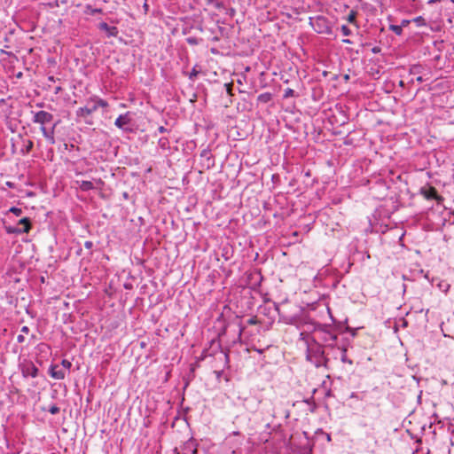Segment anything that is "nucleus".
<instances>
[{
    "label": "nucleus",
    "mask_w": 454,
    "mask_h": 454,
    "mask_svg": "<svg viewBox=\"0 0 454 454\" xmlns=\"http://www.w3.org/2000/svg\"><path fill=\"white\" fill-rule=\"evenodd\" d=\"M327 351L332 352L330 349H327ZM340 356V353H331L330 357L332 360H337Z\"/></svg>",
    "instance_id": "40"
},
{
    "label": "nucleus",
    "mask_w": 454,
    "mask_h": 454,
    "mask_svg": "<svg viewBox=\"0 0 454 454\" xmlns=\"http://www.w3.org/2000/svg\"><path fill=\"white\" fill-rule=\"evenodd\" d=\"M200 157L205 158L207 160H209L211 159V154H210L209 150H207V149L202 150L200 153Z\"/></svg>",
    "instance_id": "32"
},
{
    "label": "nucleus",
    "mask_w": 454,
    "mask_h": 454,
    "mask_svg": "<svg viewBox=\"0 0 454 454\" xmlns=\"http://www.w3.org/2000/svg\"><path fill=\"white\" fill-rule=\"evenodd\" d=\"M271 99H272V95L270 92L262 93L257 98V100L262 103H268Z\"/></svg>",
    "instance_id": "20"
},
{
    "label": "nucleus",
    "mask_w": 454,
    "mask_h": 454,
    "mask_svg": "<svg viewBox=\"0 0 454 454\" xmlns=\"http://www.w3.org/2000/svg\"><path fill=\"white\" fill-rule=\"evenodd\" d=\"M437 286L442 292L446 294L449 291L450 285L446 281L441 280L437 284Z\"/></svg>",
    "instance_id": "22"
},
{
    "label": "nucleus",
    "mask_w": 454,
    "mask_h": 454,
    "mask_svg": "<svg viewBox=\"0 0 454 454\" xmlns=\"http://www.w3.org/2000/svg\"><path fill=\"white\" fill-rule=\"evenodd\" d=\"M356 16H357V12L351 10L347 17V20L351 24L356 25Z\"/></svg>",
    "instance_id": "23"
},
{
    "label": "nucleus",
    "mask_w": 454,
    "mask_h": 454,
    "mask_svg": "<svg viewBox=\"0 0 454 454\" xmlns=\"http://www.w3.org/2000/svg\"><path fill=\"white\" fill-rule=\"evenodd\" d=\"M49 374L55 380H63L66 377V372L59 369L58 364H51Z\"/></svg>",
    "instance_id": "13"
},
{
    "label": "nucleus",
    "mask_w": 454,
    "mask_h": 454,
    "mask_svg": "<svg viewBox=\"0 0 454 454\" xmlns=\"http://www.w3.org/2000/svg\"><path fill=\"white\" fill-rule=\"evenodd\" d=\"M84 247H85V248H87V249H89V250H91V249H92V247H93V242H92V241H90V240H87V241H85V243H84Z\"/></svg>",
    "instance_id": "39"
},
{
    "label": "nucleus",
    "mask_w": 454,
    "mask_h": 454,
    "mask_svg": "<svg viewBox=\"0 0 454 454\" xmlns=\"http://www.w3.org/2000/svg\"><path fill=\"white\" fill-rule=\"evenodd\" d=\"M197 443L193 439H190L186 442H184L182 451L177 452V454H197Z\"/></svg>",
    "instance_id": "12"
},
{
    "label": "nucleus",
    "mask_w": 454,
    "mask_h": 454,
    "mask_svg": "<svg viewBox=\"0 0 454 454\" xmlns=\"http://www.w3.org/2000/svg\"><path fill=\"white\" fill-rule=\"evenodd\" d=\"M389 29L397 35H401L403 34V28L400 25H390Z\"/></svg>",
    "instance_id": "24"
},
{
    "label": "nucleus",
    "mask_w": 454,
    "mask_h": 454,
    "mask_svg": "<svg viewBox=\"0 0 454 454\" xmlns=\"http://www.w3.org/2000/svg\"><path fill=\"white\" fill-rule=\"evenodd\" d=\"M226 333V326H224L222 331L219 333L218 337H221L222 335L225 334Z\"/></svg>",
    "instance_id": "48"
},
{
    "label": "nucleus",
    "mask_w": 454,
    "mask_h": 454,
    "mask_svg": "<svg viewBox=\"0 0 454 454\" xmlns=\"http://www.w3.org/2000/svg\"><path fill=\"white\" fill-rule=\"evenodd\" d=\"M33 146H34V143L32 140H25L24 141V145L22 146V148L20 149V153L22 155H26V154H28L31 150L33 149Z\"/></svg>",
    "instance_id": "18"
},
{
    "label": "nucleus",
    "mask_w": 454,
    "mask_h": 454,
    "mask_svg": "<svg viewBox=\"0 0 454 454\" xmlns=\"http://www.w3.org/2000/svg\"><path fill=\"white\" fill-rule=\"evenodd\" d=\"M416 442L418 443V446L411 454H429L430 453L429 449H427L426 451H424L423 448L419 447V445L421 444L420 439L417 440Z\"/></svg>",
    "instance_id": "21"
},
{
    "label": "nucleus",
    "mask_w": 454,
    "mask_h": 454,
    "mask_svg": "<svg viewBox=\"0 0 454 454\" xmlns=\"http://www.w3.org/2000/svg\"><path fill=\"white\" fill-rule=\"evenodd\" d=\"M409 23H410V20H402V22H401V25H400V26H402V28H403V27L408 26V25H409Z\"/></svg>",
    "instance_id": "45"
},
{
    "label": "nucleus",
    "mask_w": 454,
    "mask_h": 454,
    "mask_svg": "<svg viewBox=\"0 0 454 454\" xmlns=\"http://www.w3.org/2000/svg\"><path fill=\"white\" fill-rule=\"evenodd\" d=\"M417 81L419 82H423V78L421 76L417 77Z\"/></svg>",
    "instance_id": "51"
},
{
    "label": "nucleus",
    "mask_w": 454,
    "mask_h": 454,
    "mask_svg": "<svg viewBox=\"0 0 454 454\" xmlns=\"http://www.w3.org/2000/svg\"><path fill=\"white\" fill-rule=\"evenodd\" d=\"M413 21L418 25V26H425L426 25V20L425 19L422 17V16H418L416 17Z\"/></svg>",
    "instance_id": "29"
},
{
    "label": "nucleus",
    "mask_w": 454,
    "mask_h": 454,
    "mask_svg": "<svg viewBox=\"0 0 454 454\" xmlns=\"http://www.w3.org/2000/svg\"><path fill=\"white\" fill-rule=\"evenodd\" d=\"M420 194L427 200H434L437 204H442L444 200L443 197L439 195L437 190L433 186L422 187Z\"/></svg>",
    "instance_id": "10"
},
{
    "label": "nucleus",
    "mask_w": 454,
    "mask_h": 454,
    "mask_svg": "<svg viewBox=\"0 0 454 454\" xmlns=\"http://www.w3.org/2000/svg\"><path fill=\"white\" fill-rule=\"evenodd\" d=\"M248 278L252 281L253 288L259 286L262 280V276L260 271L251 273Z\"/></svg>",
    "instance_id": "16"
},
{
    "label": "nucleus",
    "mask_w": 454,
    "mask_h": 454,
    "mask_svg": "<svg viewBox=\"0 0 454 454\" xmlns=\"http://www.w3.org/2000/svg\"><path fill=\"white\" fill-rule=\"evenodd\" d=\"M60 90H61V88H60V87H58V88L56 89V93H58Z\"/></svg>",
    "instance_id": "56"
},
{
    "label": "nucleus",
    "mask_w": 454,
    "mask_h": 454,
    "mask_svg": "<svg viewBox=\"0 0 454 454\" xmlns=\"http://www.w3.org/2000/svg\"><path fill=\"white\" fill-rule=\"evenodd\" d=\"M132 113L131 112H126L123 114H120L117 119L114 121V125L125 131V132H132L133 127H132Z\"/></svg>",
    "instance_id": "7"
},
{
    "label": "nucleus",
    "mask_w": 454,
    "mask_h": 454,
    "mask_svg": "<svg viewBox=\"0 0 454 454\" xmlns=\"http://www.w3.org/2000/svg\"><path fill=\"white\" fill-rule=\"evenodd\" d=\"M350 346V341L348 339H343L340 343L336 346L334 348H333L331 351L332 353H340V359L343 364H348L349 365H353L354 362L352 359H350L347 353L348 348Z\"/></svg>",
    "instance_id": "6"
},
{
    "label": "nucleus",
    "mask_w": 454,
    "mask_h": 454,
    "mask_svg": "<svg viewBox=\"0 0 454 454\" xmlns=\"http://www.w3.org/2000/svg\"><path fill=\"white\" fill-rule=\"evenodd\" d=\"M32 121L34 123L40 124V130L43 137L50 145H54L56 143L55 129L60 121H55L51 127H47L46 125L53 121V115L51 113L41 110L38 112H32Z\"/></svg>",
    "instance_id": "3"
},
{
    "label": "nucleus",
    "mask_w": 454,
    "mask_h": 454,
    "mask_svg": "<svg viewBox=\"0 0 454 454\" xmlns=\"http://www.w3.org/2000/svg\"><path fill=\"white\" fill-rule=\"evenodd\" d=\"M258 324H260V321L258 320L256 316H253L247 320V325H254Z\"/></svg>",
    "instance_id": "33"
},
{
    "label": "nucleus",
    "mask_w": 454,
    "mask_h": 454,
    "mask_svg": "<svg viewBox=\"0 0 454 454\" xmlns=\"http://www.w3.org/2000/svg\"><path fill=\"white\" fill-rule=\"evenodd\" d=\"M309 25L317 34H325L328 35L333 34L332 23L325 16L318 15L316 17H310Z\"/></svg>",
    "instance_id": "5"
},
{
    "label": "nucleus",
    "mask_w": 454,
    "mask_h": 454,
    "mask_svg": "<svg viewBox=\"0 0 454 454\" xmlns=\"http://www.w3.org/2000/svg\"><path fill=\"white\" fill-rule=\"evenodd\" d=\"M9 212L12 213L16 216H20L23 213V210L21 208H20V207H12L9 209Z\"/></svg>",
    "instance_id": "27"
},
{
    "label": "nucleus",
    "mask_w": 454,
    "mask_h": 454,
    "mask_svg": "<svg viewBox=\"0 0 454 454\" xmlns=\"http://www.w3.org/2000/svg\"><path fill=\"white\" fill-rule=\"evenodd\" d=\"M214 5L216 9L223 8V3L217 0L215 2Z\"/></svg>",
    "instance_id": "41"
},
{
    "label": "nucleus",
    "mask_w": 454,
    "mask_h": 454,
    "mask_svg": "<svg viewBox=\"0 0 454 454\" xmlns=\"http://www.w3.org/2000/svg\"><path fill=\"white\" fill-rule=\"evenodd\" d=\"M96 111H97V106L94 105V103L90 102V98L87 102V105L84 107H80L77 110L76 114L79 117H87Z\"/></svg>",
    "instance_id": "11"
},
{
    "label": "nucleus",
    "mask_w": 454,
    "mask_h": 454,
    "mask_svg": "<svg viewBox=\"0 0 454 454\" xmlns=\"http://www.w3.org/2000/svg\"><path fill=\"white\" fill-rule=\"evenodd\" d=\"M233 323L238 327V339L240 340L246 327L242 325L241 319L239 316H236L235 321Z\"/></svg>",
    "instance_id": "19"
},
{
    "label": "nucleus",
    "mask_w": 454,
    "mask_h": 454,
    "mask_svg": "<svg viewBox=\"0 0 454 454\" xmlns=\"http://www.w3.org/2000/svg\"><path fill=\"white\" fill-rule=\"evenodd\" d=\"M143 8H144V10H145V13H147V12H148V11H149V5H148V4H147V1H146V0L144 2Z\"/></svg>",
    "instance_id": "43"
},
{
    "label": "nucleus",
    "mask_w": 454,
    "mask_h": 454,
    "mask_svg": "<svg viewBox=\"0 0 454 454\" xmlns=\"http://www.w3.org/2000/svg\"><path fill=\"white\" fill-rule=\"evenodd\" d=\"M158 131H159L160 133H165V132H168V130L165 127H163V126H160V127L158 128Z\"/></svg>",
    "instance_id": "46"
},
{
    "label": "nucleus",
    "mask_w": 454,
    "mask_h": 454,
    "mask_svg": "<svg viewBox=\"0 0 454 454\" xmlns=\"http://www.w3.org/2000/svg\"><path fill=\"white\" fill-rule=\"evenodd\" d=\"M75 184L79 186V188L82 192H88V191L93 190L95 188L93 183L90 181L76 180Z\"/></svg>",
    "instance_id": "15"
},
{
    "label": "nucleus",
    "mask_w": 454,
    "mask_h": 454,
    "mask_svg": "<svg viewBox=\"0 0 454 454\" xmlns=\"http://www.w3.org/2000/svg\"><path fill=\"white\" fill-rule=\"evenodd\" d=\"M19 224L22 225L21 228L16 227H6V232L10 234H21V233H28L31 229V221L28 217H24L19 221Z\"/></svg>",
    "instance_id": "8"
},
{
    "label": "nucleus",
    "mask_w": 454,
    "mask_h": 454,
    "mask_svg": "<svg viewBox=\"0 0 454 454\" xmlns=\"http://www.w3.org/2000/svg\"><path fill=\"white\" fill-rule=\"evenodd\" d=\"M17 341H18L19 343H23V342L25 341V337H24V335H23V334H19V335L17 336Z\"/></svg>",
    "instance_id": "42"
},
{
    "label": "nucleus",
    "mask_w": 454,
    "mask_h": 454,
    "mask_svg": "<svg viewBox=\"0 0 454 454\" xmlns=\"http://www.w3.org/2000/svg\"><path fill=\"white\" fill-rule=\"evenodd\" d=\"M372 51L373 53H378V52L380 51V47H374V48H372Z\"/></svg>",
    "instance_id": "49"
},
{
    "label": "nucleus",
    "mask_w": 454,
    "mask_h": 454,
    "mask_svg": "<svg viewBox=\"0 0 454 454\" xmlns=\"http://www.w3.org/2000/svg\"><path fill=\"white\" fill-rule=\"evenodd\" d=\"M216 0H207L208 3H212V4H215Z\"/></svg>",
    "instance_id": "54"
},
{
    "label": "nucleus",
    "mask_w": 454,
    "mask_h": 454,
    "mask_svg": "<svg viewBox=\"0 0 454 454\" xmlns=\"http://www.w3.org/2000/svg\"><path fill=\"white\" fill-rule=\"evenodd\" d=\"M451 214L454 215V210L451 212Z\"/></svg>",
    "instance_id": "58"
},
{
    "label": "nucleus",
    "mask_w": 454,
    "mask_h": 454,
    "mask_svg": "<svg viewBox=\"0 0 454 454\" xmlns=\"http://www.w3.org/2000/svg\"><path fill=\"white\" fill-rule=\"evenodd\" d=\"M215 373L216 374V378L217 379H220V377L223 375V371L221 370V371H215Z\"/></svg>",
    "instance_id": "47"
},
{
    "label": "nucleus",
    "mask_w": 454,
    "mask_h": 454,
    "mask_svg": "<svg viewBox=\"0 0 454 454\" xmlns=\"http://www.w3.org/2000/svg\"><path fill=\"white\" fill-rule=\"evenodd\" d=\"M20 366L23 377L27 378L30 376L35 378L38 376L39 370L32 361L25 360Z\"/></svg>",
    "instance_id": "9"
},
{
    "label": "nucleus",
    "mask_w": 454,
    "mask_h": 454,
    "mask_svg": "<svg viewBox=\"0 0 454 454\" xmlns=\"http://www.w3.org/2000/svg\"><path fill=\"white\" fill-rule=\"evenodd\" d=\"M61 365L65 368V369H67V370H70L71 367H72V363L67 359H63L61 361Z\"/></svg>",
    "instance_id": "35"
},
{
    "label": "nucleus",
    "mask_w": 454,
    "mask_h": 454,
    "mask_svg": "<svg viewBox=\"0 0 454 454\" xmlns=\"http://www.w3.org/2000/svg\"><path fill=\"white\" fill-rule=\"evenodd\" d=\"M186 42L190 45H197L199 43L198 38L192 36L186 38Z\"/></svg>",
    "instance_id": "34"
},
{
    "label": "nucleus",
    "mask_w": 454,
    "mask_h": 454,
    "mask_svg": "<svg viewBox=\"0 0 454 454\" xmlns=\"http://www.w3.org/2000/svg\"><path fill=\"white\" fill-rule=\"evenodd\" d=\"M216 355L223 356V359H224V366H229V363H230L229 349L223 350L220 340L217 339H213L209 342L208 348H204L200 359L204 360L208 356H215Z\"/></svg>",
    "instance_id": "4"
},
{
    "label": "nucleus",
    "mask_w": 454,
    "mask_h": 454,
    "mask_svg": "<svg viewBox=\"0 0 454 454\" xmlns=\"http://www.w3.org/2000/svg\"><path fill=\"white\" fill-rule=\"evenodd\" d=\"M21 333L27 334L29 333V328L27 325L21 327Z\"/></svg>",
    "instance_id": "44"
},
{
    "label": "nucleus",
    "mask_w": 454,
    "mask_h": 454,
    "mask_svg": "<svg viewBox=\"0 0 454 454\" xmlns=\"http://www.w3.org/2000/svg\"><path fill=\"white\" fill-rule=\"evenodd\" d=\"M90 102L94 103V105L97 106V109L98 107L105 108V107L108 106V103L105 99H102V98H98V96L91 97Z\"/></svg>",
    "instance_id": "17"
},
{
    "label": "nucleus",
    "mask_w": 454,
    "mask_h": 454,
    "mask_svg": "<svg viewBox=\"0 0 454 454\" xmlns=\"http://www.w3.org/2000/svg\"><path fill=\"white\" fill-rule=\"evenodd\" d=\"M168 144V138H165V137L160 138L159 145L161 148H166Z\"/></svg>",
    "instance_id": "37"
},
{
    "label": "nucleus",
    "mask_w": 454,
    "mask_h": 454,
    "mask_svg": "<svg viewBox=\"0 0 454 454\" xmlns=\"http://www.w3.org/2000/svg\"><path fill=\"white\" fill-rule=\"evenodd\" d=\"M96 183L98 184H103V182L101 179H98L96 180Z\"/></svg>",
    "instance_id": "52"
},
{
    "label": "nucleus",
    "mask_w": 454,
    "mask_h": 454,
    "mask_svg": "<svg viewBox=\"0 0 454 454\" xmlns=\"http://www.w3.org/2000/svg\"><path fill=\"white\" fill-rule=\"evenodd\" d=\"M357 328H351L349 326H346L344 330H342V333H348L351 337H356V333H357Z\"/></svg>",
    "instance_id": "25"
},
{
    "label": "nucleus",
    "mask_w": 454,
    "mask_h": 454,
    "mask_svg": "<svg viewBox=\"0 0 454 454\" xmlns=\"http://www.w3.org/2000/svg\"><path fill=\"white\" fill-rule=\"evenodd\" d=\"M440 0H430L428 3H433V2H439Z\"/></svg>",
    "instance_id": "55"
},
{
    "label": "nucleus",
    "mask_w": 454,
    "mask_h": 454,
    "mask_svg": "<svg viewBox=\"0 0 454 454\" xmlns=\"http://www.w3.org/2000/svg\"><path fill=\"white\" fill-rule=\"evenodd\" d=\"M48 79H49L50 81H51V82H54V77H53V76H50Z\"/></svg>",
    "instance_id": "53"
},
{
    "label": "nucleus",
    "mask_w": 454,
    "mask_h": 454,
    "mask_svg": "<svg viewBox=\"0 0 454 454\" xmlns=\"http://www.w3.org/2000/svg\"><path fill=\"white\" fill-rule=\"evenodd\" d=\"M199 73H200V71L197 70V66L193 67V68L192 69V71L189 74V79L191 81H195V79L198 76Z\"/></svg>",
    "instance_id": "26"
},
{
    "label": "nucleus",
    "mask_w": 454,
    "mask_h": 454,
    "mask_svg": "<svg viewBox=\"0 0 454 454\" xmlns=\"http://www.w3.org/2000/svg\"><path fill=\"white\" fill-rule=\"evenodd\" d=\"M303 325L307 331H309L312 333V336L310 337L312 340H316L317 342L326 347L330 350L340 343L338 341V336L342 333L340 326L321 324L311 319L305 320Z\"/></svg>",
    "instance_id": "1"
},
{
    "label": "nucleus",
    "mask_w": 454,
    "mask_h": 454,
    "mask_svg": "<svg viewBox=\"0 0 454 454\" xmlns=\"http://www.w3.org/2000/svg\"><path fill=\"white\" fill-rule=\"evenodd\" d=\"M49 412L52 415L58 414L59 412V408L56 404H52L49 408Z\"/></svg>",
    "instance_id": "31"
},
{
    "label": "nucleus",
    "mask_w": 454,
    "mask_h": 454,
    "mask_svg": "<svg viewBox=\"0 0 454 454\" xmlns=\"http://www.w3.org/2000/svg\"><path fill=\"white\" fill-rule=\"evenodd\" d=\"M316 433H317V434H325V438H326V440H327V442H331V441H332L331 434H327V433H325L322 429H318Z\"/></svg>",
    "instance_id": "38"
},
{
    "label": "nucleus",
    "mask_w": 454,
    "mask_h": 454,
    "mask_svg": "<svg viewBox=\"0 0 454 454\" xmlns=\"http://www.w3.org/2000/svg\"><path fill=\"white\" fill-rule=\"evenodd\" d=\"M306 360L313 364L317 368H330L331 352L327 351V348L319 344L316 340L308 338L306 340Z\"/></svg>",
    "instance_id": "2"
},
{
    "label": "nucleus",
    "mask_w": 454,
    "mask_h": 454,
    "mask_svg": "<svg viewBox=\"0 0 454 454\" xmlns=\"http://www.w3.org/2000/svg\"><path fill=\"white\" fill-rule=\"evenodd\" d=\"M342 43H352V42L349 39H343Z\"/></svg>",
    "instance_id": "50"
},
{
    "label": "nucleus",
    "mask_w": 454,
    "mask_h": 454,
    "mask_svg": "<svg viewBox=\"0 0 454 454\" xmlns=\"http://www.w3.org/2000/svg\"><path fill=\"white\" fill-rule=\"evenodd\" d=\"M294 96V90L293 89L287 88L285 90L284 98H288Z\"/></svg>",
    "instance_id": "30"
},
{
    "label": "nucleus",
    "mask_w": 454,
    "mask_h": 454,
    "mask_svg": "<svg viewBox=\"0 0 454 454\" xmlns=\"http://www.w3.org/2000/svg\"><path fill=\"white\" fill-rule=\"evenodd\" d=\"M224 87L226 89V92L229 94V95H232V87H233V83L232 82H227L224 84Z\"/></svg>",
    "instance_id": "36"
},
{
    "label": "nucleus",
    "mask_w": 454,
    "mask_h": 454,
    "mask_svg": "<svg viewBox=\"0 0 454 454\" xmlns=\"http://www.w3.org/2000/svg\"><path fill=\"white\" fill-rule=\"evenodd\" d=\"M99 29L106 31L108 36H116L118 35V28L114 26H109L106 22H101Z\"/></svg>",
    "instance_id": "14"
},
{
    "label": "nucleus",
    "mask_w": 454,
    "mask_h": 454,
    "mask_svg": "<svg viewBox=\"0 0 454 454\" xmlns=\"http://www.w3.org/2000/svg\"><path fill=\"white\" fill-rule=\"evenodd\" d=\"M340 30L342 35L345 36H348L352 34L350 28L347 25H342Z\"/></svg>",
    "instance_id": "28"
},
{
    "label": "nucleus",
    "mask_w": 454,
    "mask_h": 454,
    "mask_svg": "<svg viewBox=\"0 0 454 454\" xmlns=\"http://www.w3.org/2000/svg\"><path fill=\"white\" fill-rule=\"evenodd\" d=\"M101 12V10H100V9H96V10L94 11V12Z\"/></svg>",
    "instance_id": "57"
}]
</instances>
